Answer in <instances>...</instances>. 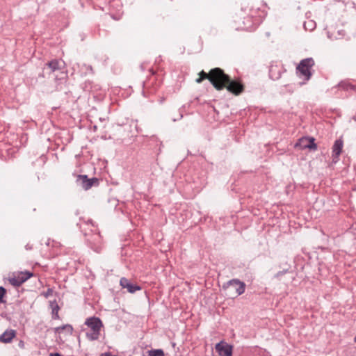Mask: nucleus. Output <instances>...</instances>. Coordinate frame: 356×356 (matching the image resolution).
Wrapping results in <instances>:
<instances>
[{
	"mask_svg": "<svg viewBox=\"0 0 356 356\" xmlns=\"http://www.w3.org/2000/svg\"><path fill=\"white\" fill-rule=\"evenodd\" d=\"M203 81H204V80H202V78H200V77H199V78H197V79H196V82H197V83H202Z\"/></svg>",
	"mask_w": 356,
	"mask_h": 356,
	"instance_id": "2f4dec72",
	"label": "nucleus"
},
{
	"mask_svg": "<svg viewBox=\"0 0 356 356\" xmlns=\"http://www.w3.org/2000/svg\"><path fill=\"white\" fill-rule=\"evenodd\" d=\"M6 293V289L3 286H0V303L6 302V300L3 299Z\"/></svg>",
	"mask_w": 356,
	"mask_h": 356,
	"instance_id": "5701e85b",
	"label": "nucleus"
},
{
	"mask_svg": "<svg viewBox=\"0 0 356 356\" xmlns=\"http://www.w3.org/2000/svg\"><path fill=\"white\" fill-rule=\"evenodd\" d=\"M159 88V84H153V81L149 79L147 82H145L143 86V95L145 97H148L151 95L154 94Z\"/></svg>",
	"mask_w": 356,
	"mask_h": 356,
	"instance_id": "ddd939ff",
	"label": "nucleus"
},
{
	"mask_svg": "<svg viewBox=\"0 0 356 356\" xmlns=\"http://www.w3.org/2000/svg\"><path fill=\"white\" fill-rule=\"evenodd\" d=\"M67 330L70 334H72L73 332V327L70 324L63 325L62 326L56 327L54 328V332L56 334H60L63 330Z\"/></svg>",
	"mask_w": 356,
	"mask_h": 356,
	"instance_id": "a211bd4d",
	"label": "nucleus"
},
{
	"mask_svg": "<svg viewBox=\"0 0 356 356\" xmlns=\"http://www.w3.org/2000/svg\"><path fill=\"white\" fill-rule=\"evenodd\" d=\"M120 284L122 288L127 289V291L131 293H134L136 291L141 289V287L139 285L131 282L130 280L126 277H122L120 279Z\"/></svg>",
	"mask_w": 356,
	"mask_h": 356,
	"instance_id": "f8f14e48",
	"label": "nucleus"
},
{
	"mask_svg": "<svg viewBox=\"0 0 356 356\" xmlns=\"http://www.w3.org/2000/svg\"><path fill=\"white\" fill-rule=\"evenodd\" d=\"M295 147H299L300 149H309L314 151L318 148L315 143V138L313 137H302L295 144Z\"/></svg>",
	"mask_w": 356,
	"mask_h": 356,
	"instance_id": "0eeeda50",
	"label": "nucleus"
},
{
	"mask_svg": "<svg viewBox=\"0 0 356 356\" xmlns=\"http://www.w3.org/2000/svg\"><path fill=\"white\" fill-rule=\"evenodd\" d=\"M16 331L13 329H7L3 334L0 335V342L4 343H8L12 341V340L16 336Z\"/></svg>",
	"mask_w": 356,
	"mask_h": 356,
	"instance_id": "4468645a",
	"label": "nucleus"
},
{
	"mask_svg": "<svg viewBox=\"0 0 356 356\" xmlns=\"http://www.w3.org/2000/svg\"><path fill=\"white\" fill-rule=\"evenodd\" d=\"M87 241L90 248L95 252H99L101 251V236L99 234H92L89 236V238H87Z\"/></svg>",
	"mask_w": 356,
	"mask_h": 356,
	"instance_id": "9b49d317",
	"label": "nucleus"
},
{
	"mask_svg": "<svg viewBox=\"0 0 356 356\" xmlns=\"http://www.w3.org/2000/svg\"><path fill=\"white\" fill-rule=\"evenodd\" d=\"M80 229H81V232H83V229L82 228V225H80Z\"/></svg>",
	"mask_w": 356,
	"mask_h": 356,
	"instance_id": "72a5a7b5",
	"label": "nucleus"
},
{
	"mask_svg": "<svg viewBox=\"0 0 356 356\" xmlns=\"http://www.w3.org/2000/svg\"><path fill=\"white\" fill-rule=\"evenodd\" d=\"M289 272V270L288 269H286V270H280L279 272H277L274 277L275 278H277V279H280L282 275H285L286 273H287Z\"/></svg>",
	"mask_w": 356,
	"mask_h": 356,
	"instance_id": "a878e982",
	"label": "nucleus"
},
{
	"mask_svg": "<svg viewBox=\"0 0 356 356\" xmlns=\"http://www.w3.org/2000/svg\"><path fill=\"white\" fill-rule=\"evenodd\" d=\"M49 307L51 309V318L53 320H57L60 318L58 312L60 309V306L58 305L56 300H49Z\"/></svg>",
	"mask_w": 356,
	"mask_h": 356,
	"instance_id": "2eb2a0df",
	"label": "nucleus"
},
{
	"mask_svg": "<svg viewBox=\"0 0 356 356\" xmlns=\"http://www.w3.org/2000/svg\"><path fill=\"white\" fill-rule=\"evenodd\" d=\"M32 248H33L32 245H31V244H29V243H28V244H26V245H25V249H26V250H32Z\"/></svg>",
	"mask_w": 356,
	"mask_h": 356,
	"instance_id": "c85d7f7f",
	"label": "nucleus"
},
{
	"mask_svg": "<svg viewBox=\"0 0 356 356\" xmlns=\"http://www.w3.org/2000/svg\"><path fill=\"white\" fill-rule=\"evenodd\" d=\"M85 325L91 330V332H86L87 339L90 341L97 340L100 335L101 328L103 327L102 320L96 316L89 317L86 318Z\"/></svg>",
	"mask_w": 356,
	"mask_h": 356,
	"instance_id": "7ed1b4c3",
	"label": "nucleus"
},
{
	"mask_svg": "<svg viewBox=\"0 0 356 356\" xmlns=\"http://www.w3.org/2000/svg\"><path fill=\"white\" fill-rule=\"evenodd\" d=\"M343 141L341 138L336 140L332 146V163H336L339 160V156L342 152Z\"/></svg>",
	"mask_w": 356,
	"mask_h": 356,
	"instance_id": "1a4fd4ad",
	"label": "nucleus"
},
{
	"mask_svg": "<svg viewBox=\"0 0 356 356\" xmlns=\"http://www.w3.org/2000/svg\"><path fill=\"white\" fill-rule=\"evenodd\" d=\"M314 65L315 61L312 58H307L301 60L296 67L298 76L303 79L304 81H309L312 76V67Z\"/></svg>",
	"mask_w": 356,
	"mask_h": 356,
	"instance_id": "f03ea898",
	"label": "nucleus"
},
{
	"mask_svg": "<svg viewBox=\"0 0 356 356\" xmlns=\"http://www.w3.org/2000/svg\"><path fill=\"white\" fill-rule=\"evenodd\" d=\"M203 81H204V80H202V78H200V77H199V78H197V79H196V82H197V83H202Z\"/></svg>",
	"mask_w": 356,
	"mask_h": 356,
	"instance_id": "473e14b6",
	"label": "nucleus"
},
{
	"mask_svg": "<svg viewBox=\"0 0 356 356\" xmlns=\"http://www.w3.org/2000/svg\"><path fill=\"white\" fill-rule=\"evenodd\" d=\"M338 87L343 90H353L356 92V84L351 83L348 80H343L339 83Z\"/></svg>",
	"mask_w": 356,
	"mask_h": 356,
	"instance_id": "dca6fc26",
	"label": "nucleus"
},
{
	"mask_svg": "<svg viewBox=\"0 0 356 356\" xmlns=\"http://www.w3.org/2000/svg\"><path fill=\"white\" fill-rule=\"evenodd\" d=\"M229 76L225 73L220 67H215L210 70L209 82L217 90L225 89V84L229 81Z\"/></svg>",
	"mask_w": 356,
	"mask_h": 356,
	"instance_id": "f257e3e1",
	"label": "nucleus"
},
{
	"mask_svg": "<svg viewBox=\"0 0 356 356\" xmlns=\"http://www.w3.org/2000/svg\"><path fill=\"white\" fill-rule=\"evenodd\" d=\"M216 350L220 356H232L233 346L222 341L216 345Z\"/></svg>",
	"mask_w": 356,
	"mask_h": 356,
	"instance_id": "6e6552de",
	"label": "nucleus"
},
{
	"mask_svg": "<svg viewBox=\"0 0 356 356\" xmlns=\"http://www.w3.org/2000/svg\"><path fill=\"white\" fill-rule=\"evenodd\" d=\"M148 353L149 356H164V352L161 349L151 350Z\"/></svg>",
	"mask_w": 356,
	"mask_h": 356,
	"instance_id": "4be33fe9",
	"label": "nucleus"
},
{
	"mask_svg": "<svg viewBox=\"0 0 356 356\" xmlns=\"http://www.w3.org/2000/svg\"><path fill=\"white\" fill-rule=\"evenodd\" d=\"M62 64H64V62L61 60L54 59L51 61L48 62L46 64L49 69H51V72H55L56 70H60L62 67Z\"/></svg>",
	"mask_w": 356,
	"mask_h": 356,
	"instance_id": "f3484780",
	"label": "nucleus"
},
{
	"mask_svg": "<svg viewBox=\"0 0 356 356\" xmlns=\"http://www.w3.org/2000/svg\"><path fill=\"white\" fill-rule=\"evenodd\" d=\"M54 290L51 288H48L46 291L42 293V295L45 298H48L50 296L53 294Z\"/></svg>",
	"mask_w": 356,
	"mask_h": 356,
	"instance_id": "393cba45",
	"label": "nucleus"
},
{
	"mask_svg": "<svg viewBox=\"0 0 356 356\" xmlns=\"http://www.w3.org/2000/svg\"><path fill=\"white\" fill-rule=\"evenodd\" d=\"M225 88H226L229 92L235 95H238L244 91V85L240 79H232L229 76V81H227V83L225 84Z\"/></svg>",
	"mask_w": 356,
	"mask_h": 356,
	"instance_id": "423d86ee",
	"label": "nucleus"
},
{
	"mask_svg": "<svg viewBox=\"0 0 356 356\" xmlns=\"http://www.w3.org/2000/svg\"><path fill=\"white\" fill-rule=\"evenodd\" d=\"M84 225H91L92 226H93V224H92V222L91 220H88L87 222H84Z\"/></svg>",
	"mask_w": 356,
	"mask_h": 356,
	"instance_id": "7c9ffc66",
	"label": "nucleus"
},
{
	"mask_svg": "<svg viewBox=\"0 0 356 356\" xmlns=\"http://www.w3.org/2000/svg\"><path fill=\"white\" fill-rule=\"evenodd\" d=\"M199 76H200L199 77L202 78V80L208 79L209 81V79H210V71L208 73H207L204 70H202L199 73Z\"/></svg>",
	"mask_w": 356,
	"mask_h": 356,
	"instance_id": "b1692460",
	"label": "nucleus"
},
{
	"mask_svg": "<svg viewBox=\"0 0 356 356\" xmlns=\"http://www.w3.org/2000/svg\"><path fill=\"white\" fill-rule=\"evenodd\" d=\"M18 347L24 349L25 348V343L23 340H20L18 343Z\"/></svg>",
	"mask_w": 356,
	"mask_h": 356,
	"instance_id": "bb28decb",
	"label": "nucleus"
},
{
	"mask_svg": "<svg viewBox=\"0 0 356 356\" xmlns=\"http://www.w3.org/2000/svg\"><path fill=\"white\" fill-rule=\"evenodd\" d=\"M316 22L314 20H308L304 22L303 26L306 31H312L316 28Z\"/></svg>",
	"mask_w": 356,
	"mask_h": 356,
	"instance_id": "aec40b11",
	"label": "nucleus"
},
{
	"mask_svg": "<svg viewBox=\"0 0 356 356\" xmlns=\"http://www.w3.org/2000/svg\"><path fill=\"white\" fill-rule=\"evenodd\" d=\"M8 281L10 284L14 286H19L22 285L21 281L19 280V277L17 275H14L13 277H9Z\"/></svg>",
	"mask_w": 356,
	"mask_h": 356,
	"instance_id": "412c9836",
	"label": "nucleus"
},
{
	"mask_svg": "<svg viewBox=\"0 0 356 356\" xmlns=\"http://www.w3.org/2000/svg\"><path fill=\"white\" fill-rule=\"evenodd\" d=\"M83 234H84L85 236H87V235H88V234H87L86 232H84V233H83Z\"/></svg>",
	"mask_w": 356,
	"mask_h": 356,
	"instance_id": "c9c22d12",
	"label": "nucleus"
},
{
	"mask_svg": "<svg viewBox=\"0 0 356 356\" xmlns=\"http://www.w3.org/2000/svg\"><path fill=\"white\" fill-rule=\"evenodd\" d=\"M223 289H227V295L232 297H237L245 292V284L238 279H232L222 285Z\"/></svg>",
	"mask_w": 356,
	"mask_h": 356,
	"instance_id": "20e7f679",
	"label": "nucleus"
},
{
	"mask_svg": "<svg viewBox=\"0 0 356 356\" xmlns=\"http://www.w3.org/2000/svg\"><path fill=\"white\" fill-rule=\"evenodd\" d=\"M286 72L282 65H271L269 68V76L271 79L278 80L282 74Z\"/></svg>",
	"mask_w": 356,
	"mask_h": 356,
	"instance_id": "9d476101",
	"label": "nucleus"
},
{
	"mask_svg": "<svg viewBox=\"0 0 356 356\" xmlns=\"http://www.w3.org/2000/svg\"><path fill=\"white\" fill-rule=\"evenodd\" d=\"M76 184L81 186L83 189L88 191L92 186H97L99 184V179L96 177L88 178L86 175H79L76 177Z\"/></svg>",
	"mask_w": 356,
	"mask_h": 356,
	"instance_id": "39448f33",
	"label": "nucleus"
},
{
	"mask_svg": "<svg viewBox=\"0 0 356 356\" xmlns=\"http://www.w3.org/2000/svg\"><path fill=\"white\" fill-rule=\"evenodd\" d=\"M165 98L164 97H161L159 99V104H163V102H165Z\"/></svg>",
	"mask_w": 356,
	"mask_h": 356,
	"instance_id": "c756f323",
	"label": "nucleus"
},
{
	"mask_svg": "<svg viewBox=\"0 0 356 356\" xmlns=\"http://www.w3.org/2000/svg\"><path fill=\"white\" fill-rule=\"evenodd\" d=\"M354 342L356 343V336L354 338Z\"/></svg>",
	"mask_w": 356,
	"mask_h": 356,
	"instance_id": "f704fd0d",
	"label": "nucleus"
},
{
	"mask_svg": "<svg viewBox=\"0 0 356 356\" xmlns=\"http://www.w3.org/2000/svg\"><path fill=\"white\" fill-rule=\"evenodd\" d=\"M49 356H62V355L58 352L49 353Z\"/></svg>",
	"mask_w": 356,
	"mask_h": 356,
	"instance_id": "cd10ccee",
	"label": "nucleus"
},
{
	"mask_svg": "<svg viewBox=\"0 0 356 356\" xmlns=\"http://www.w3.org/2000/svg\"><path fill=\"white\" fill-rule=\"evenodd\" d=\"M22 284L33 276V273L29 271L19 272L18 274Z\"/></svg>",
	"mask_w": 356,
	"mask_h": 356,
	"instance_id": "6ab92c4d",
	"label": "nucleus"
}]
</instances>
